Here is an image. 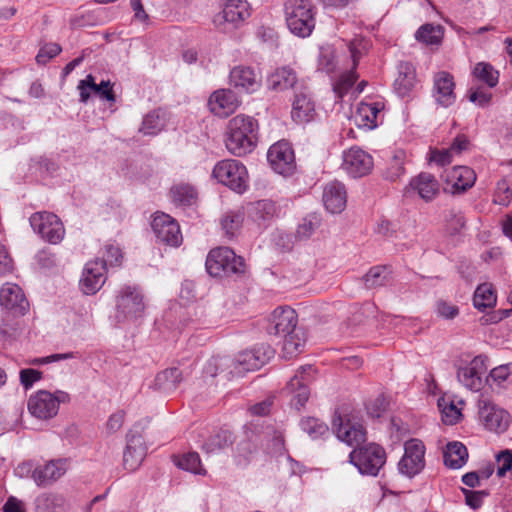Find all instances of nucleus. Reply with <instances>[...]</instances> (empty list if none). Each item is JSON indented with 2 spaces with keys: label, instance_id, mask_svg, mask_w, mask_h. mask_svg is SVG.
Returning a JSON list of instances; mask_svg holds the SVG:
<instances>
[{
  "label": "nucleus",
  "instance_id": "nucleus-1",
  "mask_svg": "<svg viewBox=\"0 0 512 512\" xmlns=\"http://www.w3.org/2000/svg\"><path fill=\"white\" fill-rule=\"evenodd\" d=\"M333 428L337 438L348 445H357L349 454L350 463L360 474L377 476L386 462L385 450L375 443L360 445L365 441L366 432L360 423H352L349 419L344 421L341 416L333 420Z\"/></svg>",
  "mask_w": 512,
  "mask_h": 512
},
{
  "label": "nucleus",
  "instance_id": "nucleus-2",
  "mask_svg": "<svg viewBox=\"0 0 512 512\" xmlns=\"http://www.w3.org/2000/svg\"><path fill=\"white\" fill-rule=\"evenodd\" d=\"M257 128V121L250 116L239 114L230 119L225 132L227 150L238 157L251 153L256 146Z\"/></svg>",
  "mask_w": 512,
  "mask_h": 512
},
{
  "label": "nucleus",
  "instance_id": "nucleus-3",
  "mask_svg": "<svg viewBox=\"0 0 512 512\" xmlns=\"http://www.w3.org/2000/svg\"><path fill=\"white\" fill-rule=\"evenodd\" d=\"M287 27L298 37H308L315 27L314 6L310 0H287L284 5Z\"/></svg>",
  "mask_w": 512,
  "mask_h": 512
},
{
  "label": "nucleus",
  "instance_id": "nucleus-4",
  "mask_svg": "<svg viewBox=\"0 0 512 512\" xmlns=\"http://www.w3.org/2000/svg\"><path fill=\"white\" fill-rule=\"evenodd\" d=\"M207 272L214 277L231 276L244 273L245 264L242 257L237 256L228 247H220L209 252L206 259Z\"/></svg>",
  "mask_w": 512,
  "mask_h": 512
},
{
  "label": "nucleus",
  "instance_id": "nucleus-5",
  "mask_svg": "<svg viewBox=\"0 0 512 512\" xmlns=\"http://www.w3.org/2000/svg\"><path fill=\"white\" fill-rule=\"evenodd\" d=\"M70 395L62 390L51 393L39 390L28 399L27 407L30 414L38 419L47 420L57 415L59 405L68 403Z\"/></svg>",
  "mask_w": 512,
  "mask_h": 512
},
{
  "label": "nucleus",
  "instance_id": "nucleus-6",
  "mask_svg": "<svg viewBox=\"0 0 512 512\" xmlns=\"http://www.w3.org/2000/svg\"><path fill=\"white\" fill-rule=\"evenodd\" d=\"M212 175L218 182L237 193L241 194L248 188L247 169L238 160L225 159L219 161L214 166Z\"/></svg>",
  "mask_w": 512,
  "mask_h": 512
},
{
  "label": "nucleus",
  "instance_id": "nucleus-7",
  "mask_svg": "<svg viewBox=\"0 0 512 512\" xmlns=\"http://www.w3.org/2000/svg\"><path fill=\"white\" fill-rule=\"evenodd\" d=\"M144 309L143 294L137 286L125 285L119 290L115 314L119 322L142 316Z\"/></svg>",
  "mask_w": 512,
  "mask_h": 512
},
{
  "label": "nucleus",
  "instance_id": "nucleus-8",
  "mask_svg": "<svg viewBox=\"0 0 512 512\" xmlns=\"http://www.w3.org/2000/svg\"><path fill=\"white\" fill-rule=\"evenodd\" d=\"M273 355V348L267 344L242 351L233 359V370H229L227 375L241 376L245 372L260 369Z\"/></svg>",
  "mask_w": 512,
  "mask_h": 512
},
{
  "label": "nucleus",
  "instance_id": "nucleus-9",
  "mask_svg": "<svg viewBox=\"0 0 512 512\" xmlns=\"http://www.w3.org/2000/svg\"><path fill=\"white\" fill-rule=\"evenodd\" d=\"M478 416L484 427L495 433L505 432L511 423L510 414L484 396L478 400Z\"/></svg>",
  "mask_w": 512,
  "mask_h": 512
},
{
  "label": "nucleus",
  "instance_id": "nucleus-10",
  "mask_svg": "<svg viewBox=\"0 0 512 512\" xmlns=\"http://www.w3.org/2000/svg\"><path fill=\"white\" fill-rule=\"evenodd\" d=\"M29 221L33 230L51 244H58L64 238V226L58 216L53 213L36 212Z\"/></svg>",
  "mask_w": 512,
  "mask_h": 512
},
{
  "label": "nucleus",
  "instance_id": "nucleus-11",
  "mask_svg": "<svg viewBox=\"0 0 512 512\" xmlns=\"http://www.w3.org/2000/svg\"><path fill=\"white\" fill-rule=\"evenodd\" d=\"M373 167V157L358 146L346 149L342 153L341 169L351 178L364 177L371 173Z\"/></svg>",
  "mask_w": 512,
  "mask_h": 512
},
{
  "label": "nucleus",
  "instance_id": "nucleus-12",
  "mask_svg": "<svg viewBox=\"0 0 512 512\" xmlns=\"http://www.w3.org/2000/svg\"><path fill=\"white\" fill-rule=\"evenodd\" d=\"M425 446L418 439H410L404 444V455L398 463L401 474L413 477L420 473L425 466Z\"/></svg>",
  "mask_w": 512,
  "mask_h": 512
},
{
  "label": "nucleus",
  "instance_id": "nucleus-13",
  "mask_svg": "<svg viewBox=\"0 0 512 512\" xmlns=\"http://www.w3.org/2000/svg\"><path fill=\"white\" fill-rule=\"evenodd\" d=\"M487 357L478 355L467 365L460 366L457 370L458 381L467 389L477 392L483 387L484 376L486 375Z\"/></svg>",
  "mask_w": 512,
  "mask_h": 512
},
{
  "label": "nucleus",
  "instance_id": "nucleus-14",
  "mask_svg": "<svg viewBox=\"0 0 512 512\" xmlns=\"http://www.w3.org/2000/svg\"><path fill=\"white\" fill-rule=\"evenodd\" d=\"M349 51L352 58L353 67L355 69L359 59L367 49V42L363 38H354L349 42ZM357 80V75L354 70L343 73L338 80L333 84V91L338 98H342L349 89L354 85Z\"/></svg>",
  "mask_w": 512,
  "mask_h": 512
},
{
  "label": "nucleus",
  "instance_id": "nucleus-15",
  "mask_svg": "<svg viewBox=\"0 0 512 512\" xmlns=\"http://www.w3.org/2000/svg\"><path fill=\"white\" fill-rule=\"evenodd\" d=\"M312 371L313 367L311 365L300 367L285 388V391L291 395V405L297 410L302 408L309 399L308 383L312 379Z\"/></svg>",
  "mask_w": 512,
  "mask_h": 512
},
{
  "label": "nucleus",
  "instance_id": "nucleus-16",
  "mask_svg": "<svg viewBox=\"0 0 512 512\" xmlns=\"http://www.w3.org/2000/svg\"><path fill=\"white\" fill-rule=\"evenodd\" d=\"M267 159L272 169L281 175L291 174L296 167L294 151L291 145L284 140L269 148Z\"/></svg>",
  "mask_w": 512,
  "mask_h": 512
},
{
  "label": "nucleus",
  "instance_id": "nucleus-17",
  "mask_svg": "<svg viewBox=\"0 0 512 512\" xmlns=\"http://www.w3.org/2000/svg\"><path fill=\"white\" fill-rule=\"evenodd\" d=\"M151 227L160 242L172 247L181 245L183 237L179 224L168 214H156Z\"/></svg>",
  "mask_w": 512,
  "mask_h": 512
},
{
  "label": "nucleus",
  "instance_id": "nucleus-18",
  "mask_svg": "<svg viewBox=\"0 0 512 512\" xmlns=\"http://www.w3.org/2000/svg\"><path fill=\"white\" fill-rule=\"evenodd\" d=\"M432 98L438 106L448 108L456 101L455 81L447 71H438L433 75Z\"/></svg>",
  "mask_w": 512,
  "mask_h": 512
},
{
  "label": "nucleus",
  "instance_id": "nucleus-19",
  "mask_svg": "<svg viewBox=\"0 0 512 512\" xmlns=\"http://www.w3.org/2000/svg\"><path fill=\"white\" fill-rule=\"evenodd\" d=\"M297 314L290 307L276 308L269 319L267 331L269 334L285 336L297 329Z\"/></svg>",
  "mask_w": 512,
  "mask_h": 512
},
{
  "label": "nucleus",
  "instance_id": "nucleus-20",
  "mask_svg": "<svg viewBox=\"0 0 512 512\" xmlns=\"http://www.w3.org/2000/svg\"><path fill=\"white\" fill-rule=\"evenodd\" d=\"M230 85L239 92L254 93L261 87V76L253 68L236 66L230 71Z\"/></svg>",
  "mask_w": 512,
  "mask_h": 512
},
{
  "label": "nucleus",
  "instance_id": "nucleus-21",
  "mask_svg": "<svg viewBox=\"0 0 512 512\" xmlns=\"http://www.w3.org/2000/svg\"><path fill=\"white\" fill-rule=\"evenodd\" d=\"M105 273V265L99 259L89 261L84 267L80 280L81 290L87 295L95 294L106 281Z\"/></svg>",
  "mask_w": 512,
  "mask_h": 512
},
{
  "label": "nucleus",
  "instance_id": "nucleus-22",
  "mask_svg": "<svg viewBox=\"0 0 512 512\" xmlns=\"http://www.w3.org/2000/svg\"><path fill=\"white\" fill-rule=\"evenodd\" d=\"M147 453L144 439L139 434L128 433L127 444L123 453V466L128 471L136 470Z\"/></svg>",
  "mask_w": 512,
  "mask_h": 512
},
{
  "label": "nucleus",
  "instance_id": "nucleus-23",
  "mask_svg": "<svg viewBox=\"0 0 512 512\" xmlns=\"http://www.w3.org/2000/svg\"><path fill=\"white\" fill-rule=\"evenodd\" d=\"M0 304L5 309L23 315L28 308V301L21 287L14 283H5L0 289Z\"/></svg>",
  "mask_w": 512,
  "mask_h": 512
},
{
  "label": "nucleus",
  "instance_id": "nucleus-24",
  "mask_svg": "<svg viewBox=\"0 0 512 512\" xmlns=\"http://www.w3.org/2000/svg\"><path fill=\"white\" fill-rule=\"evenodd\" d=\"M250 15L248 3L245 0H223V30L237 28Z\"/></svg>",
  "mask_w": 512,
  "mask_h": 512
},
{
  "label": "nucleus",
  "instance_id": "nucleus-25",
  "mask_svg": "<svg viewBox=\"0 0 512 512\" xmlns=\"http://www.w3.org/2000/svg\"><path fill=\"white\" fill-rule=\"evenodd\" d=\"M322 200L325 208L332 214L341 213L347 203V192L343 183L334 180L325 185Z\"/></svg>",
  "mask_w": 512,
  "mask_h": 512
},
{
  "label": "nucleus",
  "instance_id": "nucleus-26",
  "mask_svg": "<svg viewBox=\"0 0 512 512\" xmlns=\"http://www.w3.org/2000/svg\"><path fill=\"white\" fill-rule=\"evenodd\" d=\"M211 112L219 117H227L239 106L235 93L229 89L215 91L208 101Z\"/></svg>",
  "mask_w": 512,
  "mask_h": 512
},
{
  "label": "nucleus",
  "instance_id": "nucleus-27",
  "mask_svg": "<svg viewBox=\"0 0 512 512\" xmlns=\"http://www.w3.org/2000/svg\"><path fill=\"white\" fill-rule=\"evenodd\" d=\"M65 472V460H52L37 466L32 472V478L38 486H47L57 481Z\"/></svg>",
  "mask_w": 512,
  "mask_h": 512
},
{
  "label": "nucleus",
  "instance_id": "nucleus-28",
  "mask_svg": "<svg viewBox=\"0 0 512 512\" xmlns=\"http://www.w3.org/2000/svg\"><path fill=\"white\" fill-rule=\"evenodd\" d=\"M475 180V172L467 166L453 167L446 176V182L451 184L456 192H464L471 188Z\"/></svg>",
  "mask_w": 512,
  "mask_h": 512
},
{
  "label": "nucleus",
  "instance_id": "nucleus-29",
  "mask_svg": "<svg viewBox=\"0 0 512 512\" xmlns=\"http://www.w3.org/2000/svg\"><path fill=\"white\" fill-rule=\"evenodd\" d=\"M34 510L35 512H67L68 504L63 495L44 492L35 498Z\"/></svg>",
  "mask_w": 512,
  "mask_h": 512
},
{
  "label": "nucleus",
  "instance_id": "nucleus-30",
  "mask_svg": "<svg viewBox=\"0 0 512 512\" xmlns=\"http://www.w3.org/2000/svg\"><path fill=\"white\" fill-rule=\"evenodd\" d=\"M413 190L425 201H431L439 193L440 185L436 178L430 173H420L410 182Z\"/></svg>",
  "mask_w": 512,
  "mask_h": 512
},
{
  "label": "nucleus",
  "instance_id": "nucleus-31",
  "mask_svg": "<svg viewBox=\"0 0 512 512\" xmlns=\"http://www.w3.org/2000/svg\"><path fill=\"white\" fill-rule=\"evenodd\" d=\"M268 88L274 91L295 89L298 84L296 72L290 67L276 69L267 79Z\"/></svg>",
  "mask_w": 512,
  "mask_h": 512
},
{
  "label": "nucleus",
  "instance_id": "nucleus-32",
  "mask_svg": "<svg viewBox=\"0 0 512 512\" xmlns=\"http://www.w3.org/2000/svg\"><path fill=\"white\" fill-rule=\"evenodd\" d=\"M416 84L415 68L409 62L398 65V75L394 81V89L401 97L408 95Z\"/></svg>",
  "mask_w": 512,
  "mask_h": 512
},
{
  "label": "nucleus",
  "instance_id": "nucleus-33",
  "mask_svg": "<svg viewBox=\"0 0 512 512\" xmlns=\"http://www.w3.org/2000/svg\"><path fill=\"white\" fill-rule=\"evenodd\" d=\"M314 112V103L308 95L305 92L297 93L292 103V118L298 123L309 122Z\"/></svg>",
  "mask_w": 512,
  "mask_h": 512
},
{
  "label": "nucleus",
  "instance_id": "nucleus-34",
  "mask_svg": "<svg viewBox=\"0 0 512 512\" xmlns=\"http://www.w3.org/2000/svg\"><path fill=\"white\" fill-rule=\"evenodd\" d=\"M248 216L259 226L270 221L276 214V205L271 200H260L247 207Z\"/></svg>",
  "mask_w": 512,
  "mask_h": 512
},
{
  "label": "nucleus",
  "instance_id": "nucleus-35",
  "mask_svg": "<svg viewBox=\"0 0 512 512\" xmlns=\"http://www.w3.org/2000/svg\"><path fill=\"white\" fill-rule=\"evenodd\" d=\"M468 451L459 441L449 442L443 452L444 464L452 469L461 468L467 461Z\"/></svg>",
  "mask_w": 512,
  "mask_h": 512
},
{
  "label": "nucleus",
  "instance_id": "nucleus-36",
  "mask_svg": "<svg viewBox=\"0 0 512 512\" xmlns=\"http://www.w3.org/2000/svg\"><path fill=\"white\" fill-rule=\"evenodd\" d=\"M381 108L379 103H361L354 116L355 122L368 129L375 128Z\"/></svg>",
  "mask_w": 512,
  "mask_h": 512
},
{
  "label": "nucleus",
  "instance_id": "nucleus-37",
  "mask_svg": "<svg viewBox=\"0 0 512 512\" xmlns=\"http://www.w3.org/2000/svg\"><path fill=\"white\" fill-rule=\"evenodd\" d=\"M444 36V28L439 24L426 23L415 33L417 41L425 45L439 46Z\"/></svg>",
  "mask_w": 512,
  "mask_h": 512
},
{
  "label": "nucleus",
  "instance_id": "nucleus-38",
  "mask_svg": "<svg viewBox=\"0 0 512 512\" xmlns=\"http://www.w3.org/2000/svg\"><path fill=\"white\" fill-rule=\"evenodd\" d=\"M283 337V354L285 358H292L298 355L305 346L306 336L302 328L298 327Z\"/></svg>",
  "mask_w": 512,
  "mask_h": 512
},
{
  "label": "nucleus",
  "instance_id": "nucleus-39",
  "mask_svg": "<svg viewBox=\"0 0 512 512\" xmlns=\"http://www.w3.org/2000/svg\"><path fill=\"white\" fill-rule=\"evenodd\" d=\"M182 380V372L178 368L165 369L155 377L157 389L170 393L174 391Z\"/></svg>",
  "mask_w": 512,
  "mask_h": 512
},
{
  "label": "nucleus",
  "instance_id": "nucleus-40",
  "mask_svg": "<svg viewBox=\"0 0 512 512\" xmlns=\"http://www.w3.org/2000/svg\"><path fill=\"white\" fill-rule=\"evenodd\" d=\"M406 152L396 150L387 163L383 175L387 180L397 181L405 174Z\"/></svg>",
  "mask_w": 512,
  "mask_h": 512
},
{
  "label": "nucleus",
  "instance_id": "nucleus-41",
  "mask_svg": "<svg viewBox=\"0 0 512 512\" xmlns=\"http://www.w3.org/2000/svg\"><path fill=\"white\" fill-rule=\"evenodd\" d=\"M475 308L484 311L486 308L493 307L496 304V295L491 284H480L475 290L473 297Z\"/></svg>",
  "mask_w": 512,
  "mask_h": 512
},
{
  "label": "nucleus",
  "instance_id": "nucleus-42",
  "mask_svg": "<svg viewBox=\"0 0 512 512\" xmlns=\"http://www.w3.org/2000/svg\"><path fill=\"white\" fill-rule=\"evenodd\" d=\"M233 370V359L227 356L223 357H212L207 361L204 367V373L211 377L223 374L226 379H230L232 376H228L227 372Z\"/></svg>",
  "mask_w": 512,
  "mask_h": 512
},
{
  "label": "nucleus",
  "instance_id": "nucleus-43",
  "mask_svg": "<svg viewBox=\"0 0 512 512\" xmlns=\"http://www.w3.org/2000/svg\"><path fill=\"white\" fill-rule=\"evenodd\" d=\"M391 281V272L385 266L372 267L364 276L367 288H377L387 285Z\"/></svg>",
  "mask_w": 512,
  "mask_h": 512
},
{
  "label": "nucleus",
  "instance_id": "nucleus-44",
  "mask_svg": "<svg viewBox=\"0 0 512 512\" xmlns=\"http://www.w3.org/2000/svg\"><path fill=\"white\" fill-rule=\"evenodd\" d=\"M174 463L185 471L205 475L206 470L201 464L199 454L196 452H188L179 457H174Z\"/></svg>",
  "mask_w": 512,
  "mask_h": 512
},
{
  "label": "nucleus",
  "instance_id": "nucleus-45",
  "mask_svg": "<svg viewBox=\"0 0 512 512\" xmlns=\"http://www.w3.org/2000/svg\"><path fill=\"white\" fill-rule=\"evenodd\" d=\"M233 441V434L230 431L220 430L207 439V441L203 444V449L207 453H214L232 445Z\"/></svg>",
  "mask_w": 512,
  "mask_h": 512
},
{
  "label": "nucleus",
  "instance_id": "nucleus-46",
  "mask_svg": "<svg viewBox=\"0 0 512 512\" xmlns=\"http://www.w3.org/2000/svg\"><path fill=\"white\" fill-rule=\"evenodd\" d=\"M438 407L441 411L442 421L447 425L456 424L462 416L460 409L448 398H440Z\"/></svg>",
  "mask_w": 512,
  "mask_h": 512
},
{
  "label": "nucleus",
  "instance_id": "nucleus-47",
  "mask_svg": "<svg viewBox=\"0 0 512 512\" xmlns=\"http://www.w3.org/2000/svg\"><path fill=\"white\" fill-rule=\"evenodd\" d=\"M301 429L312 439H317L328 434V426L317 418L307 417L300 422Z\"/></svg>",
  "mask_w": 512,
  "mask_h": 512
},
{
  "label": "nucleus",
  "instance_id": "nucleus-48",
  "mask_svg": "<svg viewBox=\"0 0 512 512\" xmlns=\"http://www.w3.org/2000/svg\"><path fill=\"white\" fill-rule=\"evenodd\" d=\"M171 198L179 205H192L196 199V191L187 184L177 185L171 189Z\"/></svg>",
  "mask_w": 512,
  "mask_h": 512
},
{
  "label": "nucleus",
  "instance_id": "nucleus-49",
  "mask_svg": "<svg viewBox=\"0 0 512 512\" xmlns=\"http://www.w3.org/2000/svg\"><path fill=\"white\" fill-rule=\"evenodd\" d=\"M473 74L477 79L485 82L489 87H494L498 83V72L488 63H478L474 67Z\"/></svg>",
  "mask_w": 512,
  "mask_h": 512
},
{
  "label": "nucleus",
  "instance_id": "nucleus-50",
  "mask_svg": "<svg viewBox=\"0 0 512 512\" xmlns=\"http://www.w3.org/2000/svg\"><path fill=\"white\" fill-rule=\"evenodd\" d=\"M321 224V218L318 214L312 213L303 218L302 223L297 228V237L300 239L309 238Z\"/></svg>",
  "mask_w": 512,
  "mask_h": 512
},
{
  "label": "nucleus",
  "instance_id": "nucleus-51",
  "mask_svg": "<svg viewBox=\"0 0 512 512\" xmlns=\"http://www.w3.org/2000/svg\"><path fill=\"white\" fill-rule=\"evenodd\" d=\"M164 127V121L156 112L147 114L142 122L140 132L144 135H155Z\"/></svg>",
  "mask_w": 512,
  "mask_h": 512
},
{
  "label": "nucleus",
  "instance_id": "nucleus-52",
  "mask_svg": "<svg viewBox=\"0 0 512 512\" xmlns=\"http://www.w3.org/2000/svg\"><path fill=\"white\" fill-rule=\"evenodd\" d=\"M244 214L241 211L229 212L222 220V227L228 237H233L242 225Z\"/></svg>",
  "mask_w": 512,
  "mask_h": 512
},
{
  "label": "nucleus",
  "instance_id": "nucleus-53",
  "mask_svg": "<svg viewBox=\"0 0 512 512\" xmlns=\"http://www.w3.org/2000/svg\"><path fill=\"white\" fill-rule=\"evenodd\" d=\"M122 259V253L119 247L114 246L112 244L106 245L104 248L102 259H99L105 265V269L107 266H117L120 264Z\"/></svg>",
  "mask_w": 512,
  "mask_h": 512
},
{
  "label": "nucleus",
  "instance_id": "nucleus-54",
  "mask_svg": "<svg viewBox=\"0 0 512 512\" xmlns=\"http://www.w3.org/2000/svg\"><path fill=\"white\" fill-rule=\"evenodd\" d=\"M61 46L57 43H48L40 48L36 61L39 64H46L50 59L57 56L61 52Z\"/></svg>",
  "mask_w": 512,
  "mask_h": 512
},
{
  "label": "nucleus",
  "instance_id": "nucleus-55",
  "mask_svg": "<svg viewBox=\"0 0 512 512\" xmlns=\"http://www.w3.org/2000/svg\"><path fill=\"white\" fill-rule=\"evenodd\" d=\"M319 68L327 73H331L335 69V55L330 48H321L319 55Z\"/></svg>",
  "mask_w": 512,
  "mask_h": 512
},
{
  "label": "nucleus",
  "instance_id": "nucleus-56",
  "mask_svg": "<svg viewBox=\"0 0 512 512\" xmlns=\"http://www.w3.org/2000/svg\"><path fill=\"white\" fill-rule=\"evenodd\" d=\"M497 475L499 477L505 476L507 471L512 468V451L503 450L496 456Z\"/></svg>",
  "mask_w": 512,
  "mask_h": 512
},
{
  "label": "nucleus",
  "instance_id": "nucleus-57",
  "mask_svg": "<svg viewBox=\"0 0 512 512\" xmlns=\"http://www.w3.org/2000/svg\"><path fill=\"white\" fill-rule=\"evenodd\" d=\"M20 383L26 389H30L33 384L42 378V372L35 369H22L19 373Z\"/></svg>",
  "mask_w": 512,
  "mask_h": 512
},
{
  "label": "nucleus",
  "instance_id": "nucleus-58",
  "mask_svg": "<svg viewBox=\"0 0 512 512\" xmlns=\"http://www.w3.org/2000/svg\"><path fill=\"white\" fill-rule=\"evenodd\" d=\"M512 190L506 180H501L497 184L495 202L499 205L506 206L510 202Z\"/></svg>",
  "mask_w": 512,
  "mask_h": 512
},
{
  "label": "nucleus",
  "instance_id": "nucleus-59",
  "mask_svg": "<svg viewBox=\"0 0 512 512\" xmlns=\"http://www.w3.org/2000/svg\"><path fill=\"white\" fill-rule=\"evenodd\" d=\"M510 376V368L508 365H501L491 370L489 377L486 378V381H491L492 383H496L500 386L503 382H505Z\"/></svg>",
  "mask_w": 512,
  "mask_h": 512
},
{
  "label": "nucleus",
  "instance_id": "nucleus-60",
  "mask_svg": "<svg viewBox=\"0 0 512 512\" xmlns=\"http://www.w3.org/2000/svg\"><path fill=\"white\" fill-rule=\"evenodd\" d=\"M465 495L466 504L472 509H478L483 503V498L487 495L485 491H472L468 489H462Z\"/></svg>",
  "mask_w": 512,
  "mask_h": 512
},
{
  "label": "nucleus",
  "instance_id": "nucleus-61",
  "mask_svg": "<svg viewBox=\"0 0 512 512\" xmlns=\"http://www.w3.org/2000/svg\"><path fill=\"white\" fill-rule=\"evenodd\" d=\"M13 268V261L9 256L6 247L0 243V276L12 273Z\"/></svg>",
  "mask_w": 512,
  "mask_h": 512
},
{
  "label": "nucleus",
  "instance_id": "nucleus-62",
  "mask_svg": "<svg viewBox=\"0 0 512 512\" xmlns=\"http://www.w3.org/2000/svg\"><path fill=\"white\" fill-rule=\"evenodd\" d=\"M470 147V142L467 136L461 134L458 135L451 143L449 147V151L453 153L454 156L460 155L464 151H467Z\"/></svg>",
  "mask_w": 512,
  "mask_h": 512
},
{
  "label": "nucleus",
  "instance_id": "nucleus-63",
  "mask_svg": "<svg viewBox=\"0 0 512 512\" xmlns=\"http://www.w3.org/2000/svg\"><path fill=\"white\" fill-rule=\"evenodd\" d=\"M437 313L439 316L443 318L453 319L458 315L459 309L457 306L453 304H450L445 301H439L437 303Z\"/></svg>",
  "mask_w": 512,
  "mask_h": 512
},
{
  "label": "nucleus",
  "instance_id": "nucleus-64",
  "mask_svg": "<svg viewBox=\"0 0 512 512\" xmlns=\"http://www.w3.org/2000/svg\"><path fill=\"white\" fill-rule=\"evenodd\" d=\"M453 153L449 151V148L442 150H432L430 160L437 163L438 165H446L451 163Z\"/></svg>",
  "mask_w": 512,
  "mask_h": 512
}]
</instances>
